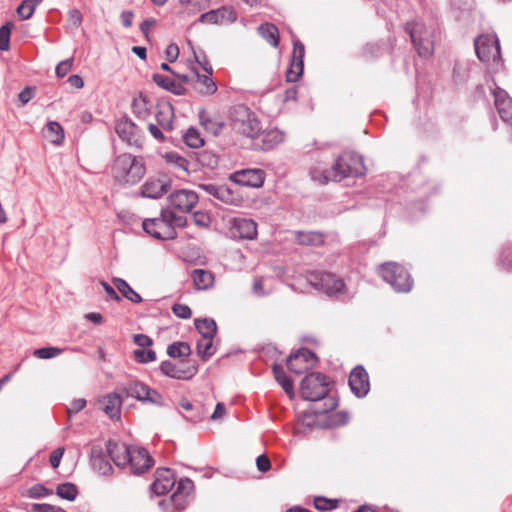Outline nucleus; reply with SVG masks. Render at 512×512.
Returning <instances> with one entry per match:
<instances>
[{"label": "nucleus", "instance_id": "obj_1", "mask_svg": "<svg viewBox=\"0 0 512 512\" xmlns=\"http://www.w3.org/2000/svg\"><path fill=\"white\" fill-rule=\"evenodd\" d=\"M146 173L142 157L123 153L118 155L111 167V174L119 185H133L138 183Z\"/></svg>", "mask_w": 512, "mask_h": 512}, {"label": "nucleus", "instance_id": "obj_2", "mask_svg": "<svg viewBox=\"0 0 512 512\" xmlns=\"http://www.w3.org/2000/svg\"><path fill=\"white\" fill-rule=\"evenodd\" d=\"M232 130L242 136L255 139L262 133L260 121L254 113L245 106H237L231 111Z\"/></svg>", "mask_w": 512, "mask_h": 512}, {"label": "nucleus", "instance_id": "obj_3", "mask_svg": "<svg viewBox=\"0 0 512 512\" xmlns=\"http://www.w3.org/2000/svg\"><path fill=\"white\" fill-rule=\"evenodd\" d=\"M382 279L390 284L397 292H409L413 286V280L404 266L397 262H385L379 267Z\"/></svg>", "mask_w": 512, "mask_h": 512}, {"label": "nucleus", "instance_id": "obj_4", "mask_svg": "<svg viewBox=\"0 0 512 512\" xmlns=\"http://www.w3.org/2000/svg\"><path fill=\"white\" fill-rule=\"evenodd\" d=\"M336 182L347 177H358L365 173L363 158L355 153L345 152L332 163Z\"/></svg>", "mask_w": 512, "mask_h": 512}, {"label": "nucleus", "instance_id": "obj_5", "mask_svg": "<svg viewBox=\"0 0 512 512\" xmlns=\"http://www.w3.org/2000/svg\"><path fill=\"white\" fill-rule=\"evenodd\" d=\"M411 41L421 57L432 55L434 50V31L419 22H408L405 26Z\"/></svg>", "mask_w": 512, "mask_h": 512}, {"label": "nucleus", "instance_id": "obj_6", "mask_svg": "<svg viewBox=\"0 0 512 512\" xmlns=\"http://www.w3.org/2000/svg\"><path fill=\"white\" fill-rule=\"evenodd\" d=\"M327 377L319 372H313L304 377L300 385V394L304 400L319 401L329 391Z\"/></svg>", "mask_w": 512, "mask_h": 512}, {"label": "nucleus", "instance_id": "obj_7", "mask_svg": "<svg viewBox=\"0 0 512 512\" xmlns=\"http://www.w3.org/2000/svg\"><path fill=\"white\" fill-rule=\"evenodd\" d=\"M474 45L476 54L482 62H497L500 59V45L495 35H480Z\"/></svg>", "mask_w": 512, "mask_h": 512}, {"label": "nucleus", "instance_id": "obj_8", "mask_svg": "<svg viewBox=\"0 0 512 512\" xmlns=\"http://www.w3.org/2000/svg\"><path fill=\"white\" fill-rule=\"evenodd\" d=\"M194 484L188 479H180L177 483V488L172 495L169 496L168 499L162 500V506H164V510L168 511L170 505H173L174 508L178 511L185 509L187 506V498L190 493L193 491Z\"/></svg>", "mask_w": 512, "mask_h": 512}, {"label": "nucleus", "instance_id": "obj_9", "mask_svg": "<svg viewBox=\"0 0 512 512\" xmlns=\"http://www.w3.org/2000/svg\"><path fill=\"white\" fill-rule=\"evenodd\" d=\"M308 281L328 294L340 292L344 288V282L331 273L311 272Z\"/></svg>", "mask_w": 512, "mask_h": 512}, {"label": "nucleus", "instance_id": "obj_10", "mask_svg": "<svg viewBox=\"0 0 512 512\" xmlns=\"http://www.w3.org/2000/svg\"><path fill=\"white\" fill-rule=\"evenodd\" d=\"M316 357L308 349H300L287 359V367L291 372L302 374L315 365Z\"/></svg>", "mask_w": 512, "mask_h": 512}, {"label": "nucleus", "instance_id": "obj_11", "mask_svg": "<svg viewBox=\"0 0 512 512\" xmlns=\"http://www.w3.org/2000/svg\"><path fill=\"white\" fill-rule=\"evenodd\" d=\"M168 202L180 212H189L197 204L198 195L192 190H176L170 194Z\"/></svg>", "mask_w": 512, "mask_h": 512}, {"label": "nucleus", "instance_id": "obj_12", "mask_svg": "<svg viewBox=\"0 0 512 512\" xmlns=\"http://www.w3.org/2000/svg\"><path fill=\"white\" fill-rule=\"evenodd\" d=\"M153 463L154 461L152 457L145 448L132 446L129 454L128 465L134 474H142L146 472Z\"/></svg>", "mask_w": 512, "mask_h": 512}, {"label": "nucleus", "instance_id": "obj_13", "mask_svg": "<svg viewBox=\"0 0 512 512\" xmlns=\"http://www.w3.org/2000/svg\"><path fill=\"white\" fill-rule=\"evenodd\" d=\"M230 180L238 186L259 188L264 183V172L260 169H246L236 171L231 174Z\"/></svg>", "mask_w": 512, "mask_h": 512}, {"label": "nucleus", "instance_id": "obj_14", "mask_svg": "<svg viewBox=\"0 0 512 512\" xmlns=\"http://www.w3.org/2000/svg\"><path fill=\"white\" fill-rule=\"evenodd\" d=\"M117 135L130 146L141 147L142 140L135 124L127 118H121L115 125Z\"/></svg>", "mask_w": 512, "mask_h": 512}, {"label": "nucleus", "instance_id": "obj_15", "mask_svg": "<svg viewBox=\"0 0 512 512\" xmlns=\"http://www.w3.org/2000/svg\"><path fill=\"white\" fill-rule=\"evenodd\" d=\"M349 386L357 397H364L368 393L370 389L369 376L363 367L358 366L351 371Z\"/></svg>", "mask_w": 512, "mask_h": 512}, {"label": "nucleus", "instance_id": "obj_16", "mask_svg": "<svg viewBox=\"0 0 512 512\" xmlns=\"http://www.w3.org/2000/svg\"><path fill=\"white\" fill-rule=\"evenodd\" d=\"M494 104L500 118L512 126V99L507 92L500 87L493 90Z\"/></svg>", "mask_w": 512, "mask_h": 512}, {"label": "nucleus", "instance_id": "obj_17", "mask_svg": "<svg viewBox=\"0 0 512 512\" xmlns=\"http://www.w3.org/2000/svg\"><path fill=\"white\" fill-rule=\"evenodd\" d=\"M311 179L320 185H325L330 181L336 182L332 164L323 160H316L309 168Z\"/></svg>", "mask_w": 512, "mask_h": 512}, {"label": "nucleus", "instance_id": "obj_18", "mask_svg": "<svg viewBox=\"0 0 512 512\" xmlns=\"http://www.w3.org/2000/svg\"><path fill=\"white\" fill-rule=\"evenodd\" d=\"M185 224L186 218L184 216L162 211V240L174 239L176 237L175 228L183 227Z\"/></svg>", "mask_w": 512, "mask_h": 512}, {"label": "nucleus", "instance_id": "obj_19", "mask_svg": "<svg viewBox=\"0 0 512 512\" xmlns=\"http://www.w3.org/2000/svg\"><path fill=\"white\" fill-rule=\"evenodd\" d=\"M107 452L118 467H125L128 465L129 454L132 446H128L125 443H120L114 440H108L106 444Z\"/></svg>", "mask_w": 512, "mask_h": 512}, {"label": "nucleus", "instance_id": "obj_20", "mask_svg": "<svg viewBox=\"0 0 512 512\" xmlns=\"http://www.w3.org/2000/svg\"><path fill=\"white\" fill-rule=\"evenodd\" d=\"M236 17V13L232 8L221 7L202 14L199 21L206 24H223L226 22H234Z\"/></svg>", "mask_w": 512, "mask_h": 512}, {"label": "nucleus", "instance_id": "obj_21", "mask_svg": "<svg viewBox=\"0 0 512 512\" xmlns=\"http://www.w3.org/2000/svg\"><path fill=\"white\" fill-rule=\"evenodd\" d=\"M123 390L127 396L142 402L156 403V397L158 396L156 391L150 390L149 387L140 382L129 383Z\"/></svg>", "mask_w": 512, "mask_h": 512}, {"label": "nucleus", "instance_id": "obj_22", "mask_svg": "<svg viewBox=\"0 0 512 512\" xmlns=\"http://www.w3.org/2000/svg\"><path fill=\"white\" fill-rule=\"evenodd\" d=\"M196 372L194 366H187L181 363L180 365L174 364L169 361L162 362V373L176 379H189Z\"/></svg>", "mask_w": 512, "mask_h": 512}, {"label": "nucleus", "instance_id": "obj_23", "mask_svg": "<svg viewBox=\"0 0 512 512\" xmlns=\"http://www.w3.org/2000/svg\"><path fill=\"white\" fill-rule=\"evenodd\" d=\"M199 120L202 127L213 135H218L224 127V122L217 113L201 110L199 112Z\"/></svg>", "mask_w": 512, "mask_h": 512}, {"label": "nucleus", "instance_id": "obj_24", "mask_svg": "<svg viewBox=\"0 0 512 512\" xmlns=\"http://www.w3.org/2000/svg\"><path fill=\"white\" fill-rule=\"evenodd\" d=\"M166 170L175 173L178 177L188 173V161L177 153L170 152L164 156Z\"/></svg>", "mask_w": 512, "mask_h": 512}, {"label": "nucleus", "instance_id": "obj_25", "mask_svg": "<svg viewBox=\"0 0 512 512\" xmlns=\"http://www.w3.org/2000/svg\"><path fill=\"white\" fill-rule=\"evenodd\" d=\"M223 203L233 205V206H240L243 203V195L240 191V188L238 185L227 186V185H220V192L218 195V198Z\"/></svg>", "mask_w": 512, "mask_h": 512}, {"label": "nucleus", "instance_id": "obj_26", "mask_svg": "<svg viewBox=\"0 0 512 512\" xmlns=\"http://www.w3.org/2000/svg\"><path fill=\"white\" fill-rule=\"evenodd\" d=\"M234 229L242 239L253 240L257 236V223L252 219H235Z\"/></svg>", "mask_w": 512, "mask_h": 512}, {"label": "nucleus", "instance_id": "obj_27", "mask_svg": "<svg viewBox=\"0 0 512 512\" xmlns=\"http://www.w3.org/2000/svg\"><path fill=\"white\" fill-rule=\"evenodd\" d=\"M295 241L299 245L319 247L324 244L325 235L317 231H297Z\"/></svg>", "mask_w": 512, "mask_h": 512}, {"label": "nucleus", "instance_id": "obj_28", "mask_svg": "<svg viewBox=\"0 0 512 512\" xmlns=\"http://www.w3.org/2000/svg\"><path fill=\"white\" fill-rule=\"evenodd\" d=\"M91 462L95 470L101 475H109L112 472V466L105 456L100 447H92L91 449Z\"/></svg>", "mask_w": 512, "mask_h": 512}, {"label": "nucleus", "instance_id": "obj_29", "mask_svg": "<svg viewBox=\"0 0 512 512\" xmlns=\"http://www.w3.org/2000/svg\"><path fill=\"white\" fill-rule=\"evenodd\" d=\"M194 287L197 290H206L213 286L214 275L205 269H195L191 273Z\"/></svg>", "mask_w": 512, "mask_h": 512}, {"label": "nucleus", "instance_id": "obj_30", "mask_svg": "<svg viewBox=\"0 0 512 512\" xmlns=\"http://www.w3.org/2000/svg\"><path fill=\"white\" fill-rule=\"evenodd\" d=\"M122 400L116 393H111L103 398V410L111 419L120 418Z\"/></svg>", "mask_w": 512, "mask_h": 512}, {"label": "nucleus", "instance_id": "obj_31", "mask_svg": "<svg viewBox=\"0 0 512 512\" xmlns=\"http://www.w3.org/2000/svg\"><path fill=\"white\" fill-rule=\"evenodd\" d=\"M44 137L55 145H60L64 141V129L56 121H50L47 123L44 130Z\"/></svg>", "mask_w": 512, "mask_h": 512}, {"label": "nucleus", "instance_id": "obj_32", "mask_svg": "<svg viewBox=\"0 0 512 512\" xmlns=\"http://www.w3.org/2000/svg\"><path fill=\"white\" fill-rule=\"evenodd\" d=\"M258 33L264 38L272 47L277 48L280 41L278 28L269 22L263 23L258 27Z\"/></svg>", "mask_w": 512, "mask_h": 512}, {"label": "nucleus", "instance_id": "obj_33", "mask_svg": "<svg viewBox=\"0 0 512 512\" xmlns=\"http://www.w3.org/2000/svg\"><path fill=\"white\" fill-rule=\"evenodd\" d=\"M273 374L275 380L279 383V385H281L289 398L292 399L294 397V385L293 382L287 377L283 367L275 364L273 366Z\"/></svg>", "mask_w": 512, "mask_h": 512}, {"label": "nucleus", "instance_id": "obj_34", "mask_svg": "<svg viewBox=\"0 0 512 512\" xmlns=\"http://www.w3.org/2000/svg\"><path fill=\"white\" fill-rule=\"evenodd\" d=\"M113 282L117 290L123 295V297L127 298L133 303L141 302L142 298L140 297V295L137 292H135L125 280L115 278Z\"/></svg>", "mask_w": 512, "mask_h": 512}, {"label": "nucleus", "instance_id": "obj_35", "mask_svg": "<svg viewBox=\"0 0 512 512\" xmlns=\"http://www.w3.org/2000/svg\"><path fill=\"white\" fill-rule=\"evenodd\" d=\"M195 326L201 337H214L217 332V325L213 319H196Z\"/></svg>", "mask_w": 512, "mask_h": 512}, {"label": "nucleus", "instance_id": "obj_36", "mask_svg": "<svg viewBox=\"0 0 512 512\" xmlns=\"http://www.w3.org/2000/svg\"><path fill=\"white\" fill-rule=\"evenodd\" d=\"M78 493L77 486L70 482L59 484L56 488V495L68 501H74Z\"/></svg>", "mask_w": 512, "mask_h": 512}, {"label": "nucleus", "instance_id": "obj_37", "mask_svg": "<svg viewBox=\"0 0 512 512\" xmlns=\"http://www.w3.org/2000/svg\"><path fill=\"white\" fill-rule=\"evenodd\" d=\"M213 338L214 337H201L197 341V353L204 360L211 357L215 352Z\"/></svg>", "mask_w": 512, "mask_h": 512}, {"label": "nucleus", "instance_id": "obj_38", "mask_svg": "<svg viewBox=\"0 0 512 512\" xmlns=\"http://www.w3.org/2000/svg\"><path fill=\"white\" fill-rule=\"evenodd\" d=\"M141 195L146 198L157 199L160 197V181L148 179L141 188Z\"/></svg>", "mask_w": 512, "mask_h": 512}, {"label": "nucleus", "instance_id": "obj_39", "mask_svg": "<svg viewBox=\"0 0 512 512\" xmlns=\"http://www.w3.org/2000/svg\"><path fill=\"white\" fill-rule=\"evenodd\" d=\"M196 83L199 87V91L206 95H213L217 91L216 83L211 79L210 75L197 74Z\"/></svg>", "mask_w": 512, "mask_h": 512}, {"label": "nucleus", "instance_id": "obj_40", "mask_svg": "<svg viewBox=\"0 0 512 512\" xmlns=\"http://www.w3.org/2000/svg\"><path fill=\"white\" fill-rule=\"evenodd\" d=\"M185 76L177 75L176 79H168L162 76V88L171 91L174 94L180 95L185 91L181 80H185Z\"/></svg>", "mask_w": 512, "mask_h": 512}, {"label": "nucleus", "instance_id": "obj_41", "mask_svg": "<svg viewBox=\"0 0 512 512\" xmlns=\"http://www.w3.org/2000/svg\"><path fill=\"white\" fill-rule=\"evenodd\" d=\"M184 142L191 148H200L204 145V139L201 136L200 132L191 127L189 128L183 136Z\"/></svg>", "mask_w": 512, "mask_h": 512}, {"label": "nucleus", "instance_id": "obj_42", "mask_svg": "<svg viewBox=\"0 0 512 512\" xmlns=\"http://www.w3.org/2000/svg\"><path fill=\"white\" fill-rule=\"evenodd\" d=\"M167 353L172 358L187 357L191 353V348L185 342H175L167 348Z\"/></svg>", "mask_w": 512, "mask_h": 512}, {"label": "nucleus", "instance_id": "obj_43", "mask_svg": "<svg viewBox=\"0 0 512 512\" xmlns=\"http://www.w3.org/2000/svg\"><path fill=\"white\" fill-rule=\"evenodd\" d=\"M53 494V491L51 489L46 488L42 484H35L31 486L30 488L26 489L22 495L28 498L32 499H38L47 497Z\"/></svg>", "mask_w": 512, "mask_h": 512}, {"label": "nucleus", "instance_id": "obj_44", "mask_svg": "<svg viewBox=\"0 0 512 512\" xmlns=\"http://www.w3.org/2000/svg\"><path fill=\"white\" fill-rule=\"evenodd\" d=\"M162 496L169 492L176 483V476L169 468H162Z\"/></svg>", "mask_w": 512, "mask_h": 512}, {"label": "nucleus", "instance_id": "obj_45", "mask_svg": "<svg viewBox=\"0 0 512 512\" xmlns=\"http://www.w3.org/2000/svg\"><path fill=\"white\" fill-rule=\"evenodd\" d=\"M14 27L12 22H7L0 27V50L7 51L10 47V35Z\"/></svg>", "mask_w": 512, "mask_h": 512}, {"label": "nucleus", "instance_id": "obj_46", "mask_svg": "<svg viewBox=\"0 0 512 512\" xmlns=\"http://www.w3.org/2000/svg\"><path fill=\"white\" fill-rule=\"evenodd\" d=\"M314 507L320 511L333 510L338 507L339 501L336 499H328L326 497L318 496L314 498Z\"/></svg>", "mask_w": 512, "mask_h": 512}, {"label": "nucleus", "instance_id": "obj_47", "mask_svg": "<svg viewBox=\"0 0 512 512\" xmlns=\"http://www.w3.org/2000/svg\"><path fill=\"white\" fill-rule=\"evenodd\" d=\"M133 358L139 363H148L156 360V353L151 349L138 348L133 351Z\"/></svg>", "mask_w": 512, "mask_h": 512}, {"label": "nucleus", "instance_id": "obj_48", "mask_svg": "<svg viewBox=\"0 0 512 512\" xmlns=\"http://www.w3.org/2000/svg\"><path fill=\"white\" fill-rule=\"evenodd\" d=\"M132 107L137 115L144 117L149 111L147 97L139 94L134 98Z\"/></svg>", "mask_w": 512, "mask_h": 512}, {"label": "nucleus", "instance_id": "obj_49", "mask_svg": "<svg viewBox=\"0 0 512 512\" xmlns=\"http://www.w3.org/2000/svg\"><path fill=\"white\" fill-rule=\"evenodd\" d=\"M63 349L57 347H43L35 349L33 355L40 359H50L59 356Z\"/></svg>", "mask_w": 512, "mask_h": 512}, {"label": "nucleus", "instance_id": "obj_50", "mask_svg": "<svg viewBox=\"0 0 512 512\" xmlns=\"http://www.w3.org/2000/svg\"><path fill=\"white\" fill-rule=\"evenodd\" d=\"M36 7L37 5L31 1L23 0L17 8V14L22 20H27L33 15Z\"/></svg>", "mask_w": 512, "mask_h": 512}, {"label": "nucleus", "instance_id": "obj_51", "mask_svg": "<svg viewBox=\"0 0 512 512\" xmlns=\"http://www.w3.org/2000/svg\"><path fill=\"white\" fill-rule=\"evenodd\" d=\"M304 64L299 62H291V65L286 73L287 82H296L303 74Z\"/></svg>", "mask_w": 512, "mask_h": 512}, {"label": "nucleus", "instance_id": "obj_52", "mask_svg": "<svg viewBox=\"0 0 512 512\" xmlns=\"http://www.w3.org/2000/svg\"><path fill=\"white\" fill-rule=\"evenodd\" d=\"M143 230L156 239H160L159 223L157 219H146L143 221Z\"/></svg>", "mask_w": 512, "mask_h": 512}, {"label": "nucleus", "instance_id": "obj_53", "mask_svg": "<svg viewBox=\"0 0 512 512\" xmlns=\"http://www.w3.org/2000/svg\"><path fill=\"white\" fill-rule=\"evenodd\" d=\"M31 511L32 512H67L66 510H64L63 508H61L59 506L48 504V503H41V504L34 503L31 506Z\"/></svg>", "mask_w": 512, "mask_h": 512}, {"label": "nucleus", "instance_id": "obj_54", "mask_svg": "<svg viewBox=\"0 0 512 512\" xmlns=\"http://www.w3.org/2000/svg\"><path fill=\"white\" fill-rule=\"evenodd\" d=\"M193 221L197 226L207 228L211 223V218L208 213L198 211L194 213Z\"/></svg>", "mask_w": 512, "mask_h": 512}, {"label": "nucleus", "instance_id": "obj_55", "mask_svg": "<svg viewBox=\"0 0 512 512\" xmlns=\"http://www.w3.org/2000/svg\"><path fill=\"white\" fill-rule=\"evenodd\" d=\"M172 311L177 317L182 319H189L192 315L191 309L185 304H174Z\"/></svg>", "mask_w": 512, "mask_h": 512}, {"label": "nucleus", "instance_id": "obj_56", "mask_svg": "<svg viewBox=\"0 0 512 512\" xmlns=\"http://www.w3.org/2000/svg\"><path fill=\"white\" fill-rule=\"evenodd\" d=\"M73 60L72 59H66L64 61H61L55 69V72L58 77H64L66 76L70 70L72 69Z\"/></svg>", "mask_w": 512, "mask_h": 512}, {"label": "nucleus", "instance_id": "obj_57", "mask_svg": "<svg viewBox=\"0 0 512 512\" xmlns=\"http://www.w3.org/2000/svg\"><path fill=\"white\" fill-rule=\"evenodd\" d=\"M305 55V47L301 42H295L293 45V54L292 61L303 63V58Z\"/></svg>", "mask_w": 512, "mask_h": 512}, {"label": "nucleus", "instance_id": "obj_58", "mask_svg": "<svg viewBox=\"0 0 512 512\" xmlns=\"http://www.w3.org/2000/svg\"><path fill=\"white\" fill-rule=\"evenodd\" d=\"M64 452L65 449L63 447H59L51 452L49 462L53 468L59 467Z\"/></svg>", "mask_w": 512, "mask_h": 512}, {"label": "nucleus", "instance_id": "obj_59", "mask_svg": "<svg viewBox=\"0 0 512 512\" xmlns=\"http://www.w3.org/2000/svg\"><path fill=\"white\" fill-rule=\"evenodd\" d=\"M68 22L75 28H78L82 23V14L79 10L73 9L68 13Z\"/></svg>", "mask_w": 512, "mask_h": 512}, {"label": "nucleus", "instance_id": "obj_60", "mask_svg": "<svg viewBox=\"0 0 512 512\" xmlns=\"http://www.w3.org/2000/svg\"><path fill=\"white\" fill-rule=\"evenodd\" d=\"M166 59L169 62H174L179 57V47L176 44H170L165 50Z\"/></svg>", "mask_w": 512, "mask_h": 512}, {"label": "nucleus", "instance_id": "obj_61", "mask_svg": "<svg viewBox=\"0 0 512 512\" xmlns=\"http://www.w3.org/2000/svg\"><path fill=\"white\" fill-rule=\"evenodd\" d=\"M256 465L259 471L267 472L271 468L270 459L266 455H260L256 459Z\"/></svg>", "mask_w": 512, "mask_h": 512}, {"label": "nucleus", "instance_id": "obj_62", "mask_svg": "<svg viewBox=\"0 0 512 512\" xmlns=\"http://www.w3.org/2000/svg\"><path fill=\"white\" fill-rule=\"evenodd\" d=\"M133 339H134L135 344L138 345L139 348L150 347L153 343L152 340L148 336L143 335V334H135Z\"/></svg>", "mask_w": 512, "mask_h": 512}, {"label": "nucleus", "instance_id": "obj_63", "mask_svg": "<svg viewBox=\"0 0 512 512\" xmlns=\"http://www.w3.org/2000/svg\"><path fill=\"white\" fill-rule=\"evenodd\" d=\"M85 406H86V400L85 399H82V398L76 399V400L71 402L70 407L68 408V414L71 415V414H74V413H78L79 411L84 409Z\"/></svg>", "mask_w": 512, "mask_h": 512}, {"label": "nucleus", "instance_id": "obj_64", "mask_svg": "<svg viewBox=\"0 0 512 512\" xmlns=\"http://www.w3.org/2000/svg\"><path fill=\"white\" fill-rule=\"evenodd\" d=\"M501 264L503 267H505L507 270H512V252L511 251H504L501 255Z\"/></svg>", "mask_w": 512, "mask_h": 512}]
</instances>
